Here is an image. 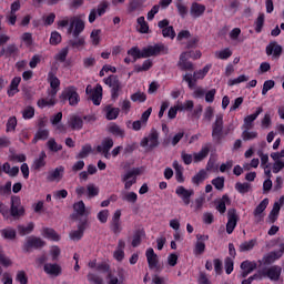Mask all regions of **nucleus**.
<instances>
[{
	"label": "nucleus",
	"mask_w": 284,
	"mask_h": 284,
	"mask_svg": "<svg viewBox=\"0 0 284 284\" xmlns=\"http://www.w3.org/2000/svg\"><path fill=\"white\" fill-rule=\"evenodd\" d=\"M34 230V223H29L27 225H19L18 232L21 234V236H26V234H30Z\"/></svg>",
	"instance_id": "nucleus-59"
},
{
	"label": "nucleus",
	"mask_w": 284,
	"mask_h": 284,
	"mask_svg": "<svg viewBox=\"0 0 284 284\" xmlns=\"http://www.w3.org/2000/svg\"><path fill=\"white\" fill-rule=\"evenodd\" d=\"M229 37L233 43H243V41H245V37L241 34V28L232 29Z\"/></svg>",
	"instance_id": "nucleus-37"
},
{
	"label": "nucleus",
	"mask_w": 284,
	"mask_h": 284,
	"mask_svg": "<svg viewBox=\"0 0 284 284\" xmlns=\"http://www.w3.org/2000/svg\"><path fill=\"white\" fill-rule=\"evenodd\" d=\"M16 281L20 284H28V275L23 271H18Z\"/></svg>",
	"instance_id": "nucleus-64"
},
{
	"label": "nucleus",
	"mask_w": 284,
	"mask_h": 284,
	"mask_svg": "<svg viewBox=\"0 0 284 284\" xmlns=\"http://www.w3.org/2000/svg\"><path fill=\"white\" fill-rule=\"evenodd\" d=\"M111 232L113 234H121L123 232V224L121 222V210H116L112 216L111 225H110Z\"/></svg>",
	"instance_id": "nucleus-15"
},
{
	"label": "nucleus",
	"mask_w": 284,
	"mask_h": 284,
	"mask_svg": "<svg viewBox=\"0 0 284 284\" xmlns=\"http://www.w3.org/2000/svg\"><path fill=\"white\" fill-rule=\"evenodd\" d=\"M0 234L3 239H8L9 241H13L17 239V231L12 227L2 229Z\"/></svg>",
	"instance_id": "nucleus-51"
},
{
	"label": "nucleus",
	"mask_w": 284,
	"mask_h": 284,
	"mask_svg": "<svg viewBox=\"0 0 284 284\" xmlns=\"http://www.w3.org/2000/svg\"><path fill=\"white\" fill-rule=\"evenodd\" d=\"M21 83V77H16L12 79L10 87L8 89V97H14L19 92V84Z\"/></svg>",
	"instance_id": "nucleus-41"
},
{
	"label": "nucleus",
	"mask_w": 284,
	"mask_h": 284,
	"mask_svg": "<svg viewBox=\"0 0 284 284\" xmlns=\"http://www.w3.org/2000/svg\"><path fill=\"white\" fill-rule=\"evenodd\" d=\"M17 130V116H10L7 121V132H14Z\"/></svg>",
	"instance_id": "nucleus-62"
},
{
	"label": "nucleus",
	"mask_w": 284,
	"mask_h": 284,
	"mask_svg": "<svg viewBox=\"0 0 284 284\" xmlns=\"http://www.w3.org/2000/svg\"><path fill=\"white\" fill-rule=\"evenodd\" d=\"M211 145L204 144L199 152L193 153V163H201L204 159H207L210 154Z\"/></svg>",
	"instance_id": "nucleus-26"
},
{
	"label": "nucleus",
	"mask_w": 284,
	"mask_h": 284,
	"mask_svg": "<svg viewBox=\"0 0 284 284\" xmlns=\"http://www.w3.org/2000/svg\"><path fill=\"white\" fill-rule=\"evenodd\" d=\"M175 194L181 199L184 205H190L192 196H194V190L185 189V186H178L175 189Z\"/></svg>",
	"instance_id": "nucleus-14"
},
{
	"label": "nucleus",
	"mask_w": 284,
	"mask_h": 284,
	"mask_svg": "<svg viewBox=\"0 0 284 284\" xmlns=\"http://www.w3.org/2000/svg\"><path fill=\"white\" fill-rule=\"evenodd\" d=\"M169 49L163 43L144 47L142 50L139 47H133L128 51V54L132 57L133 61L139 59H150V57H159L161 54H168Z\"/></svg>",
	"instance_id": "nucleus-2"
},
{
	"label": "nucleus",
	"mask_w": 284,
	"mask_h": 284,
	"mask_svg": "<svg viewBox=\"0 0 284 284\" xmlns=\"http://www.w3.org/2000/svg\"><path fill=\"white\" fill-rule=\"evenodd\" d=\"M109 132L110 134H113V136H119L120 139H123L125 136V130H123L116 123H111L109 125Z\"/></svg>",
	"instance_id": "nucleus-43"
},
{
	"label": "nucleus",
	"mask_w": 284,
	"mask_h": 284,
	"mask_svg": "<svg viewBox=\"0 0 284 284\" xmlns=\"http://www.w3.org/2000/svg\"><path fill=\"white\" fill-rule=\"evenodd\" d=\"M9 174V176H17L19 174V166L10 168V163L6 162L3 165L0 163V173Z\"/></svg>",
	"instance_id": "nucleus-42"
},
{
	"label": "nucleus",
	"mask_w": 284,
	"mask_h": 284,
	"mask_svg": "<svg viewBox=\"0 0 284 284\" xmlns=\"http://www.w3.org/2000/svg\"><path fill=\"white\" fill-rule=\"evenodd\" d=\"M42 235L50 241H61V235L53 229H43Z\"/></svg>",
	"instance_id": "nucleus-44"
},
{
	"label": "nucleus",
	"mask_w": 284,
	"mask_h": 284,
	"mask_svg": "<svg viewBox=\"0 0 284 284\" xmlns=\"http://www.w3.org/2000/svg\"><path fill=\"white\" fill-rule=\"evenodd\" d=\"M257 156H260V159H261V168L262 169L270 168V155H267V153H263V150H258Z\"/></svg>",
	"instance_id": "nucleus-56"
},
{
	"label": "nucleus",
	"mask_w": 284,
	"mask_h": 284,
	"mask_svg": "<svg viewBox=\"0 0 284 284\" xmlns=\"http://www.w3.org/2000/svg\"><path fill=\"white\" fill-rule=\"evenodd\" d=\"M68 123L72 130H81L83 128V119L77 114L70 115Z\"/></svg>",
	"instance_id": "nucleus-33"
},
{
	"label": "nucleus",
	"mask_w": 284,
	"mask_h": 284,
	"mask_svg": "<svg viewBox=\"0 0 284 284\" xmlns=\"http://www.w3.org/2000/svg\"><path fill=\"white\" fill-rule=\"evenodd\" d=\"M47 148L50 152H61L63 150V145L57 143V140L50 138L47 142Z\"/></svg>",
	"instance_id": "nucleus-50"
},
{
	"label": "nucleus",
	"mask_w": 284,
	"mask_h": 284,
	"mask_svg": "<svg viewBox=\"0 0 284 284\" xmlns=\"http://www.w3.org/2000/svg\"><path fill=\"white\" fill-rule=\"evenodd\" d=\"M73 210L75 212V214H73V219H79V216H84V219H88V215L90 214V211L85 209V203H83V201L74 203Z\"/></svg>",
	"instance_id": "nucleus-25"
},
{
	"label": "nucleus",
	"mask_w": 284,
	"mask_h": 284,
	"mask_svg": "<svg viewBox=\"0 0 284 284\" xmlns=\"http://www.w3.org/2000/svg\"><path fill=\"white\" fill-rule=\"evenodd\" d=\"M58 28H68L69 34L74 37L73 40H70V45L72 48H81L85 45V38L79 37L81 32L85 30V22L81 20V18L73 16V17H63L57 22Z\"/></svg>",
	"instance_id": "nucleus-1"
},
{
	"label": "nucleus",
	"mask_w": 284,
	"mask_h": 284,
	"mask_svg": "<svg viewBox=\"0 0 284 284\" xmlns=\"http://www.w3.org/2000/svg\"><path fill=\"white\" fill-rule=\"evenodd\" d=\"M201 59V51H195V53H191V52H183L180 55V61H179V65L181 68V70H192L193 64L192 62L187 61V59Z\"/></svg>",
	"instance_id": "nucleus-11"
},
{
	"label": "nucleus",
	"mask_w": 284,
	"mask_h": 284,
	"mask_svg": "<svg viewBox=\"0 0 284 284\" xmlns=\"http://www.w3.org/2000/svg\"><path fill=\"white\" fill-rule=\"evenodd\" d=\"M105 116L108 121H114L119 119V113L121 110L119 108H113L112 105H108L104 108Z\"/></svg>",
	"instance_id": "nucleus-36"
},
{
	"label": "nucleus",
	"mask_w": 284,
	"mask_h": 284,
	"mask_svg": "<svg viewBox=\"0 0 284 284\" xmlns=\"http://www.w3.org/2000/svg\"><path fill=\"white\" fill-rule=\"evenodd\" d=\"M87 194H88L89 199L99 196V186H97L95 184H88Z\"/></svg>",
	"instance_id": "nucleus-60"
},
{
	"label": "nucleus",
	"mask_w": 284,
	"mask_h": 284,
	"mask_svg": "<svg viewBox=\"0 0 284 284\" xmlns=\"http://www.w3.org/2000/svg\"><path fill=\"white\" fill-rule=\"evenodd\" d=\"M243 141H254V139H258V132L251 131V129H244L242 132Z\"/></svg>",
	"instance_id": "nucleus-53"
},
{
	"label": "nucleus",
	"mask_w": 284,
	"mask_h": 284,
	"mask_svg": "<svg viewBox=\"0 0 284 284\" xmlns=\"http://www.w3.org/2000/svg\"><path fill=\"white\" fill-rule=\"evenodd\" d=\"M206 176H207V172H205V170H202L193 176L192 182L195 185H199V183H203V180L206 179Z\"/></svg>",
	"instance_id": "nucleus-61"
},
{
	"label": "nucleus",
	"mask_w": 284,
	"mask_h": 284,
	"mask_svg": "<svg viewBox=\"0 0 284 284\" xmlns=\"http://www.w3.org/2000/svg\"><path fill=\"white\" fill-rule=\"evenodd\" d=\"M196 239H197V241L195 243L193 254L195 256H201V254L205 253V241H207L210 239V236L197 234Z\"/></svg>",
	"instance_id": "nucleus-23"
},
{
	"label": "nucleus",
	"mask_w": 284,
	"mask_h": 284,
	"mask_svg": "<svg viewBox=\"0 0 284 284\" xmlns=\"http://www.w3.org/2000/svg\"><path fill=\"white\" fill-rule=\"evenodd\" d=\"M257 265L258 264H256L255 261L246 260V261L242 262L241 266H240L242 270V272L240 274V278H247V276H250V274H252V272L254 270H256Z\"/></svg>",
	"instance_id": "nucleus-20"
},
{
	"label": "nucleus",
	"mask_w": 284,
	"mask_h": 284,
	"mask_svg": "<svg viewBox=\"0 0 284 284\" xmlns=\"http://www.w3.org/2000/svg\"><path fill=\"white\" fill-rule=\"evenodd\" d=\"M284 205V196L282 195L277 202L274 203L273 209L268 215V219L272 223L276 222V219H278V214L281 212V207Z\"/></svg>",
	"instance_id": "nucleus-27"
},
{
	"label": "nucleus",
	"mask_w": 284,
	"mask_h": 284,
	"mask_svg": "<svg viewBox=\"0 0 284 284\" xmlns=\"http://www.w3.org/2000/svg\"><path fill=\"white\" fill-rule=\"evenodd\" d=\"M45 159H48L45 151H41L39 158L33 162L34 170H41V168H45Z\"/></svg>",
	"instance_id": "nucleus-47"
},
{
	"label": "nucleus",
	"mask_w": 284,
	"mask_h": 284,
	"mask_svg": "<svg viewBox=\"0 0 284 284\" xmlns=\"http://www.w3.org/2000/svg\"><path fill=\"white\" fill-rule=\"evenodd\" d=\"M61 101H68L69 105L72 108H77L81 101V97L79 95V91L77 87L70 85L63 89L61 95Z\"/></svg>",
	"instance_id": "nucleus-3"
},
{
	"label": "nucleus",
	"mask_w": 284,
	"mask_h": 284,
	"mask_svg": "<svg viewBox=\"0 0 284 284\" xmlns=\"http://www.w3.org/2000/svg\"><path fill=\"white\" fill-rule=\"evenodd\" d=\"M239 223V214H236V210L231 209L227 212V223H226V232L232 234L236 229V224Z\"/></svg>",
	"instance_id": "nucleus-17"
},
{
	"label": "nucleus",
	"mask_w": 284,
	"mask_h": 284,
	"mask_svg": "<svg viewBox=\"0 0 284 284\" xmlns=\"http://www.w3.org/2000/svg\"><path fill=\"white\" fill-rule=\"evenodd\" d=\"M210 70H212V64H206L202 70L200 71H195L192 74L187 73L184 75V80L186 81V83L189 84V88H194V85H196V81H199V79H205L207 72H210Z\"/></svg>",
	"instance_id": "nucleus-7"
},
{
	"label": "nucleus",
	"mask_w": 284,
	"mask_h": 284,
	"mask_svg": "<svg viewBox=\"0 0 284 284\" xmlns=\"http://www.w3.org/2000/svg\"><path fill=\"white\" fill-rule=\"evenodd\" d=\"M270 205V199H264L253 211V219L254 223L258 225L260 223H263L265 219V210H267V206Z\"/></svg>",
	"instance_id": "nucleus-10"
},
{
	"label": "nucleus",
	"mask_w": 284,
	"mask_h": 284,
	"mask_svg": "<svg viewBox=\"0 0 284 284\" xmlns=\"http://www.w3.org/2000/svg\"><path fill=\"white\" fill-rule=\"evenodd\" d=\"M173 169L175 170V179L178 183H183L185 179L183 178V165L179 163V161H173Z\"/></svg>",
	"instance_id": "nucleus-45"
},
{
	"label": "nucleus",
	"mask_w": 284,
	"mask_h": 284,
	"mask_svg": "<svg viewBox=\"0 0 284 284\" xmlns=\"http://www.w3.org/2000/svg\"><path fill=\"white\" fill-rule=\"evenodd\" d=\"M54 105H57V91H49L47 98L38 100V108H52Z\"/></svg>",
	"instance_id": "nucleus-18"
},
{
	"label": "nucleus",
	"mask_w": 284,
	"mask_h": 284,
	"mask_svg": "<svg viewBox=\"0 0 284 284\" xmlns=\"http://www.w3.org/2000/svg\"><path fill=\"white\" fill-rule=\"evenodd\" d=\"M273 161V174H278V172L284 169V161L278 159Z\"/></svg>",
	"instance_id": "nucleus-63"
},
{
	"label": "nucleus",
	"mask_w": 284,
	"mask_h": 284,
	"mask_svg": "<svg viewBox=\"0 0 284 284\" xmlns=\"http://www.w3.org/2000/svg\"><path fill=\"white\" fill-rule=\"evenodd\" d=\"M232 200H230V196L223 195L222 199L217 202L216 210L220 212V214H225L227 206L231 205Z\"/></svg>",
	"instance_id": "nucleus-38"
},
{
	"label": "nucleus",
	"mask_w": 284,
	"mask_h": 284,
	"mask_svg": "<svg viewBox=\"0 0 284 284\" xmlns=\"http://www.w3.org/2000/svg\"><path fill=\"white\" fill-rule=\"evenodd\" d=\"M64 168L63 166H58L55 168L53 171L49 172V175H48V181H61V179H63V172H64Z\"/></svg>",
	"instance_id": "nucleus-34"
},
{
	"label": "nucleus",
	"mask_w": 284,
	"mask_h": 284,
	"mask_svg": "<svg viewBox=\"0 0 284 284\" xmlns=\"http://www.w3.org/2000/svg\"><path fill=\"white\" fill-rule=\"evenodd\" d=\"M146 261L150 270H154L159 265V256L154 253V248L146 250Z\"/></svg>",
	"instance_id": "nucleus-30"
},
{
	"label": "nucleus",
	"mask_w": 284,
	"mask_h": 284,
	"mask_svg": "<svg viewBox=\"0 0 284 284\" xmlns=\"http://www.w3.org/2000/svg\"><path fill=\"white\" fill-rule=\"evenodd\" d=\"M143 173L142 168H133L126 171L122 176V183H124V190H131L132 185L136 184V178Z\"/></svg>",
	"instance_id": "nucleus-4"
},
{
	"label": "nucleus",
	"mask_w": 284,
	"mask_h": 284,
	"mask_svg": "<svg viewBox=\"0 0 284 284\" xmlns=\"http://www.w3.org/2000/svg\"><path fill=\"white\" fill-rule=\"evenodd\" d=\"M214 55H215V59H221L222 61H227V59H230V57H232V51L230 48H225L223 50L215 51Z\"/></svg>",
	"instance_id": "nucleus-52"
},
{
	"label": "nucleus",
	"mask_w": 284,
	"mask_h": 284,
	"mask_svg": "<svg viewBox=\"0 0 284 284\" xmlns=\"http://www.w3.org/2000/svg\"><path fill=\"white\" fill-rule=\"evenodd\" d=\"M138 31H140L141 34H148V32H150V26H148L145 17L138 18Z\"/></svg>",
	"instance_id": "nucleus-49"
},
{
	"label": "nucleus",
	"mask_w": 284,
	"mask_h": 284,
	"mask_svg": "<svg viewBox=\"0 0 284 284\" xmlns=\"http://www.w3.org/2000/svg\"><path fill=\"white\" fill-rule=\"evenodd\" d=\"M114 148V140L112 138H105L102 140L101 144L97 146V152L103 154L104 159H111L112 154L110 150Z\"/></svg>",
	"instance_id": "nucleus-12"
},
{
	"label": "nucleus",
	"mask_w": 284,
	"mask_h": 284,
	"mask_svg": "<svg viewBox=\"0 0 284 284\" xmlns=\"http://www.w3.org/2000/svg\"><path fill=\"white\" fill-rule=\"evenodd\" d=\"M45 274H50V276H59L61 274V266L59 264H44Z\"/></svg>",
	"instance_id": "nucleus-39"
},
{
	"label": "nucleus",
	"mask_w": 284,
	"mask_h": 284,
	"mask_svg": "<svg viewBox=\"0 0 284 284\" xmlns=\"http://www.w3.org/2000/svg\"><path fill=\"white\" fill-rule=\"evenodd\" d=\"M283 268L278 265H273L260 272V280L261 278H270L274 283L281 278V274Z\"/></svg>",
	"instance_id": "nucleus-8"
},
{
	"label": "nucleus",
	"mask_w": 284,
	"mask_h": 284,
	"mask_svg": "<svg viewBox=\"0 0 284 284\" xmlns=\"http://www.w3.org/2000/svg\"><path fill=\"white\" fill-rule=\"evenodd\" d=\"M263 112V106H258L253 114L246 115L244 118V123L242 130H252L254 128V121L258 119V115Z\"/></svg>",
	"instance_id": "nucleus-21"
},
{
	"label": "nucleus",
	"mask_w": 284,
	"mask_h": 284,
	"mask_svg": "<svg viewBox=\"0 0 284 284\" xmlns=\"http://www.w3.org/2000/svg\"><path fill=\"white\" fill-rule=\"evenodd\" d=\"M151 114L152 108H149L146 111L142 113L140 120L132 122V130H134V132H139V130H141L142 128H145V125H148V119H150Z\"/></svg>",
	"instance_id": "nucleus-19"
},
{
	"label": "nucleus",
	"mask_w": 284,
	"mask_h": 284,
	"mask_svg": "<svg viewBox=\"0 0 284 284\" xmlns=\"http://www.w3.org/2000/svg\"><path fill=\"white\" fill-rule=\"evenodd\" d=\"M205 13V6L197 3V2H193L191 6V17H193V19H199V17H203V14Z\"/></svg>",
	"instance_id": "nucleus-31"
},
{
	"label": "nucleus",
	"mask_w": 284,
	"mask_h": 284,
	"mask_svg": "<svg viewBox=\"0 0 284 284\" xmlns=\"http://www.w3.org/2000/svg\"><path fill=\"white\" fill-rule=\"evenodd\" d=\"M153 63L152 60H145L142 65L141 64H135L134 65V72H148L150 68H152Z\"/></svg>",
	"instance_id": "nucleus-55"
},
{
	"label": "nucleus",
	"mask_w": 284,
	"mask_h": 284,
	"mask_svg": "<svg viewBox=\"0 0 284 284\" xmlns=\"http://www.w3.org/2000/svg\"><path fill=\"white\" fill-rule=\"evenodd\" d=\"M263 26H265V13H260L255 20V32L261 33Z\"/></svg>",
	"instance_id": "nucleus-57"
},
{
	"label": "nucleus",
	"mask_w": 284,
	"mask_h": 284,
	"mask_svg": "<svg viewBox=\"0 0 284 284\" xmlns=\"http://www.w3.org/2000/svg\"><path fill=\"white\" fill-rule=\"evenodd\" d=\"M48 81L50 83V88L51 90H49V92H59V88H61V81L59 80V78H57V75H54L53 72H49L48 74Z\"/></svg>",
	"instance_id": "nucleus-32"
},
{
	"label": "nucleus",
	"mask_w": 284,
	"mask_h": 284,
	"mask_svg": "<svg viewBox=\"0 0 284 284\" xmlns=\"http://www.w3.org/2000/svg\"><path fill=\"white\" fill-rule=\"evenodd\" d=\"M141 148H156L159 145V132L151 131V133L143 138L140 142Z\"/></svg>",
	"instance_id": "nucleus-16"
},
{
	"label": "nucleus",
	"mask_w": 284,
	"mask_h": 284,
	"mask_svg": "<svg viewBox=\"0 0 284 284\" xmlns=\"http://www.w3.org/2000/svg\"><path fill=\"white\" fill-rule=\"evenodd\" d=\"M105 85H109L111 88V98L113 101H116L119 99V92L123 90V84L121 81H119V78L116 75H110L109 78L103 79Z\"/></svg>",
	"instance_id": "nucleus-6"
},
{
	"label": "nucleus",
	"mask_w": 284,
	"mask_h": 284,
	"mask_svg": "<svg viewBox=\"0 0 284 284\" xmlns=\"http://www.w3.org/2000/svg\"><path fill=\"white\" fill-rule=\"evenodd\" d=\"M256 243H257L256 239L242 242L240 244V252H252V250L256 247Z\"/></svg>",
	"instance_id": "nucleus-46"
},
{
	"label": "nucleus",
	"mask_w": 284,
	"mask_h": 284,
	"mask_svg": "<svg viewBox=\"0 0 284 284\" xmlns=\"http://www.w3.org/2000/svg\"><path fill=\"white\" fill-rule=\"evenodd\" d=\"M0 265L2 267H12V260L0 251ZM0 266V276L3 274V268Z\"/></svg>",
	"instance_id": "nucleus-48"
},
{
	"label": "nucleus",
	"mask_w": 284,
	"mask_h": 284,
	"mask_svg": "<svg viewBox=\"0 0 284 284\" xmlns=\"http://www.w3.org/2000/svg\"><path fill=\"white\" fill-rule=\"evenodd\" d=\"M282 256L281 251H272L263 256L262 263L264 265H272V263H275V261H278Z\"/></svg>",
	"instance_id": "nucleus-28"
},
{
	"label": "nucleus",
	"mask_w": 284,
	"mask_h": 284,
	"mask_svg": "<svg viewBox=\"0 0 284 284\" xmlns=\"http://www.w3.org/2000/svg\"><path fill=\"white\" fill-rule=\"evenodd\" d=\"M91 43L99 45L101 43V29H94L90 34Z\"/></svg>",
	"instance_id": "nucleus-58"
},
{
	"label": "nucleus",
	"mask_w": 284,
	"mask_h": 284,
	"mask_svg": "<svg viewBox=\"0 0 284 284\" xmlns=\"http://www.w3.org/2000/svg\"><path fill=\"white\" fill-rule=\"evenodd\" d=\"M85 93L89 94L91 101H93V105H101L103 99V87H101V84H97L94 89H92V85H88Z\"/></svg>",
	"instance_id": "nucleus-9"
},
{
	"label": "nucleus",
	"mask_w": 284,
	"mask_h": 284,
	"mask_svg": "<svg viewBox=\"0 0 284 284\" xmlns=\"http://www.w3.org/2000/svg\"><path fill=\"white\" fill-rule=\"evenodd\" d=\"M281 52H283V47L277 44L276 42H272L266 47V54L270 57H281Z\"/></svg>",
	"instance_id": "nucleus-35"
},
{
	"label": "nucleus",
	"mask_w": 284,
	"mask_h": 284,
	"mask_svg": "<svg viewBox=\"0 0 284 284\" xmlns=\"http://www.w3.org/2000/svg\"><path fill=\"white\" fill-rule=\"evenodd\" d=\"M21 10V2L19 0L11 3L10 12L7 14V21L10 26L17 24V12Z\"/></svg>",
	"instance_id": "nucleus-22"
},
{
	"label": "nucleus",
	"mask_w": 284,
	"mask_h": 284,
	"mask_svg": "<svg viewBox=\"0 0 284 284\" xmlns=\"http://www.w3.org/2000/svg\"><path fill=\"white\" fill-rule=\"evenodd\" d=\"M11 216L14 219H19V216H23L26 214V209H23V205H21V197L19 196H12L11 197Z\"/></svg>",
	"instance_id": "nucleus-13"
},
{
	"label": "nucleus",
	"mask_w": 284,
	"mask_h": 284,
	"mask_svg": "<svg viewBox=\"0 0 284 284\" xmlns=\"http://www.w3.org/2000/svg\"><path fill=\"white\" fill-rule=\"evenodd\" d=\"M121 200L124 201V203L134 205L139 201V194H136L134 191H122Z\"/></svg>",
	"instance_id": "nucleus-29"
},
{
	"label": "nucleus",
	"mask_w": 284,
	"mask_h": 284,
	"mask_svg": "<svg viewBox=\"0 0 284 284\" xmlns=\"http://www.w3.org/2000/svg\"><path fill=\"white\" fill-rule=\"evenodd\" d=\"M45 245L44 242L41 241L39 237H28L27 243L24 245L26 250H31V247H43Z\"/></svg>",
	"instance_id": "nucleus-40"
},
{
	"label": "nucleus",
	"mask_w": 284,
	"mask_h": 284,
	"mask_svg": "<svg viewBox=\"0 0 284 284\" xmlns=\"http://www.w3.org/2000/svg\"><path fill=\"white\" fill-rule=\"evenodd\" d=\"M251 189H252V184H250L247 182H244V183L237 182L235 184V190L240 194H247V192H250Z\"/></svg>",
	"instance_id": "nucleus-54"
},
{
	"label": "nucleus",
	"mask_w": 284,
	"mask_h": 284,
	"mask_svg": "<svg viewBox=\"0 0 284 284\" xmlns=\"http://www.w3.org/2000/svg\"><path fill=\"white\" fill-rule=\"evenodd\" d=\"M85 225H88V219H83V221H81L78 224V230L70 232L69 236L71 241H81V239H83V233L85 232Z\"/></svg>",
	"instance_id": "nucleus-24"
},
{
	"label": "nucleus",
	"mask_w": 284,
	"mask_h": 284,
	"mask_svg": "<svg viewBox=\"0 0 284 284\" xmlns=\"http://www.w3.org/2000/svg\"><path fill=\"white\" fill-rule=\"evenodd\" d=\"M223 134L227 136V134H230V130L223 131V114L217 113L215 115V121L212 124V136L215 141H221V139H223Z\"/></svg>",
	"instance_id": "nucleus-5"
}]
</instances>
